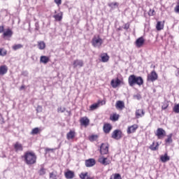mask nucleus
I'll use <instances>...</instances> for the list:
<instances>
[{
	"mask_svg": "<svg viewBox=\"0 0 179 179\" xmlns=\"http://www.w3.org/2000/svg\"><path fill=\"white\" fill-rule=\"evenodd\" d=\"M118 118H120V115H118L117 113H115L112 116V121H118Z\"/></svg>",
	"mask_w": 179,
	"mask_h": 179,
	"instance_id": "nucleus-35",
	"label": "nucleus"
},
{
	"mask_svg": "<svg viewBox=\"0 0 179 179\" xmlns=\"http://www.w3.org/2000/svg\"><path fill=\"white\" fill-rule=\"evenodd\" d=\"M20 48H23V45H22V44H17V45H14L13 46V50H14V51H16L17 50H20Z\"/></svg>",
	"mask_w": 179,
	"mask_h": 179,
	"instance_id": "nucleus-31",
	"label": "nucleus"
},
{
	"mask_svg": "<svg viewBox=\"0 0 179 179\" xmlns=\"http://www.w3.org/2000/svg\"><path fill=\"white\" fill-rule=\"evenodd\" d=\"M135 44L137 48H141V47H143V44H145V39L143 38V36H141L136 39Z\"/></svg>",
	"mask_w": 179,
	"mask_h": 179,
	"instance_id": "nucleus-7",
	"label": "nucleus"
},
{
	"mask_svg": "<svg viewBox=\"0 0 179 179\" xmlns=\"http://www.w3.org/2000/svg\"><path fill=\"white\" fill-rule=\"evenodd\" d=\"M23 89H24V85H22V86L20 87V90H23Z\"/></svg>",
	"mask_w": 179,
	"mask_h": 179,
	"instance_id": "nucleus-53",
	"label": "nucleus"
},
{
	"mask_svg": "<svg viewBox=\"0 0 179 179\" xmlns=\"http://www.w3.org/2000/svg\"><path fill=\"white\" fill-rule=\"evenodd\" d=\"M0 124H3V117H2V115L0 114Z\"/></svg>",
	"mask_w": 179,
	"mask_h": 179,
	"instance_id": "nucleus-48",
	"label": "nucleus"
},
{
	"mask_svg": "<svg viewBox=\"0 0 179 179\" xmlns=\"http://www.w3.org/2000/svg\"><path fill=\"white\" fill-rule=\"evenodd\" d=\"M50 179H57V173L52 172L50 173Z\"/></svg>",
	"mask_w": 179,
	"mask_h": 179,
	"instance_id": "nucleus-39",
	"label": "nucleus"
},
{
	"mask_svg": "<svg viewBox=\"0 0 179 179\" xmlns=\"http://www.w3.org/2000/svg\"><path fill=\"white\" fill-rule=\"evenodd\" d=\"M166 108H167V106H162L163 110H166Z\"/></svg>",
	"mask_w": 179,
	"mask_h": 179,
	"instance_id": "nucleus-54",
	"label": "nucleus"
},
{
	"mask_svg": "<svg viewBox=\"0 0 179 179\" xmlns=\"http://www.w3.org/2000/svg\"><path fill=\"white\" fill-rule=\"evenodd\" d=\"M102 62H108V59H110V57L106 53L103 54L101 56Z\"/></svg>",
	"mask_w": 179,
	"mask_h": 179,
	"instance_id": "nucleus-25",
	"label": "nucleus"
},
{
	"mask_svg": "<svg viewBox=\"0 0 179 179\" xmlns=\"http://www.w3.org/2000/svg\"><path fill=\"white\" fill-rule=\"evenodd\" d=\"M175 10L177 13H179V2L178 3V5L175 8Z\"/></svg>",
	"mask_w": 179,
	"mask_h": 179,
	"instance_id": "nucleus-45",
	"label": "nucleus"
},
{
	"mask_svg": "<svg viewBox=\"0 0 179 179\" xmlns=\"http://www.w3.org/2000/svg\"><path fill=\"white\" fill-rule=\"evenodd\" d=\"M36 111L37 113H41V111H43V107H41V106H38Z\"/></svg>",
	"mask_w": 179,
	"mask_h": 179,
	"instance_id": "nucleus-44",
	"label": "nucleus"
},
{
	"mask_svg": "<svg viewBox=\"0 0 179 179\" xmlns=\"http://www.w3.org/2000/svg\"><path fill=\"white\" fill-rule=\"evenodd\" d=\"M156 29L157 31H160V30H163V29H164V22L158 21L157 22Z\"/></svg>",
	"mask_w": 179,
	"mask_h": 179,
	"instance_id": "nucleus-17",
	"label": "nucleus"
},
{
	"mask_svg": "<svg viewBox=\"0 0 179 179\" xmlns=\"http://www.w3.org/2000/svg\"><path fill=\"white\" fill-rule=\"evenodd\" d=\"M108 6L111 8L112 9H114L115 6H118V3L117 2H112L108 4Z\"/></svg>",
	"mask_w": 179,
	"mask_h": 179,
	"instance_id": "nucleus-34",
	"label": "nucleus"
},
{
	"mask_svg": "<svg viewBox=\"0 0 179 179\" xmlns=\"http://www.w3.org/2000/svg\"><path fill=\"white\" fill-rule=\"evenodd\" d=\"M76 135V133L73 131H70L69 133L66 134V138L68 141L70 139H73L75 138V136Z\"/></svg>",
	"mask_w": 179,
	"mask_h": 179,
	"instance_id": "nucleus-19",
	"label": "nucleus"
},
{
	"mask_svg": "<svg viewBox=\"0 0 179 179\" xmlns=\"http://www.w3.org/2000/svg\"><path fill=\"white\" fill-rule=\"evenodd\" d=\"M65 178L67 179H72L73 177H75V172L72 171H67L64 173Z\"/></svg>",
	"mask_w": 179,
	"mask_h": 179,
	"instance_id": "nucleus-16",
	"label": "nucleus"
},
{
	"mask_svg": "<svg viewBox=\"0 0 179 179\" xmlns=\"http://www.w3.org/2000/svg\"><path fill=\"white\" fill-rule=\"evenodd\" d=\"M53 17L55 20H57V22H61V20H62V15H60L59 14L54 15Z\"/></svg>",
	"mask_w": 179,
	"mask_h": 179,
	"instance_id": "nucleus-33",
	"label": "nucleus"
},
{
	"mask_svg": "<svg viewBox=\"0 0 179 179\" xmlns=\"http://www.w3.org/2000/svg\"><path fill=\"white\" fill-rule=\"evenodd\" d=\"M3 31V27H0V33Z\"/></svg>",
	"mask_w": 179,
	"mask_h": 179,
	"instance_id": "nucleus-52",
	"label": "nucleus"
},
{
	"mask_svg": "<svg viewBox=\"0 0 179 179\" xmlns=\"http://www.w3.org/2000/svg\"><path fill=\"white\" fill-rule=\"evenodd\" d=\"M61 1L62 0H55V2L57 3V5H61Z\"/></svg>",
	"mask_w": 179,
	"mask_h": 179,
	"instance_id": "nucleus-50",
	"label": "nucleus"
},
{
	"mask_svg": "<svg viewBox=\"0 0 179 179\" xmlns=\"http://www.w3.org/2000/svg\"><path fill=\"white\" fill-rule=\"evenodd\" d=\"M36 29L38 30V27H37V24H36Z\"/></svg>",
	"mask_w": 179,
	"mask_h": 179,
	"instance_id": "nucleus-55",
	"label": "nucleus"
},
{
	"mask_svg": "<svg viewBox=\"0 0 179 179\" xmlns=\"http://www.w3.org/2000/svg\"><path fill=\"white\" fill-rule=\"evenodd\" d=\"M85 65L83 63V60L82 59H76L73 62V68H82Z\"/></svg>",
	"mask_w": 179,
	"mask_h": 179,
	"instance_id": "nucleus-8",
	"label": "nucleus"
},
{
	"mask_svg": "<svg viewBox=\"0 0 179 179\" xmlns=\"http://www.w3.org/2000/svg\"><path fill=\"white\" fill-rule=\"evenodd\" d=\"M173 111L176 113V114H179V103L176 104L173 108Z\"/></svg>",
	"mask_w": 179,
	"mask_h": 179,
	"instance_id": "nucleus-32",
	"label": "nucleus"
},
{
	"mask_svg": "<svg viewBox=\"0 0 179 179\" xmlns=\"http://www.w3.org/2000/svg\"><path fill=\"white\" fill-rule=\"evenodd\" d=\"M101 155H107L108 153V144L102 143L100 146Z\"/></svg>",
	"mask_w": 179,
	"mask_h": 179,
	"instance_id": "nucleus-6",
	"label": "nucleus"
},
{
	"mask_svg": "<svg viewBox=\"0 0 179 179\" xmlns=\"http://www.w3.org/2000/svg\"><path fill=\"white\" fill-rule=\"evenodd\" d=\"M38 131H39L38 127L34 128L32 129L31 134V135H37V134H38Z\"/></svg>",
	"mask_w": 179,
	"mask_h": 179,
	"instance_id": "nucleus-36",
	"label": "nucleus"
},
{
	"mask_svg": "<svg viewBox=\"0 0 179 179\" xmlns=\"http://www.w3.org/2000/svg\"><path fill=\"white\" fill-rule=\"evenodd\" d=\"M103 40L100 38V36H94L92 40V45L95 48H100L103 45Z\"/></svg>",
	"mask_w": 179,
	"mask_h": 179,
	"instance_id": "nucleus-3",
	"label": "nucleus"
},
{
	"mask_svg": "<svg viewBox=\"0 0 179 179\" xmlns=\"http://www.w3.org/2000/svg\"><path fill=\"white\" fill-rule=\"evenodd\" d=\"M39 176H44L45 174V169L41 168L38 171Z\"/></svg>",
	"mask_w": 179,
	"mask_h": 179,
	"instance_id": "nucleus-38",
	"label": "nucleus"
},
{
	"mask_svg": "<svg viewBox=\"0 0 179 179\" xmlns=\"http://www.w3.org/2000/svg\"><path fill=\"white\" fill-rule=\"evenodd\" d=\"M48 61H50V59L47 56H41L40 59V62L42 64H48Z\"/></svg>",
	"mask_w": 179,
	"mask_h": 179,
	"instance_id": "nucleus-24",
	"label": "nucleus"
},
{
	"mask_svg": "<svg viewBox=\"0 0 179 179\" xmlns=\"http://www.w3.org/2000/svg\"><path fill=\"white\" fill-rule=\"evenodd\" d=\"M145 115V111L143 109H138L136 111V118H141Z\"/></svg>",
	"mask_w": 179,
	"mask_h": 179,
	"instance_id": "nucleus-18",
	"label": "nucleus"
},
{
	"mask_svg": "<svg viewBox=\"0 0 179 179\" xmlns=\"http://www.w3.org/2000/svg\"><path fill=\"white\" fill-rule=\"evenodd\" d=\"M122 132L120 130H115L112 134L113 139H116L117 141H118V139H121V138H122Z\"/></svg>",
	"mask_w": 179,
	"mask_h": 179,
	"instance_id": "nucleus-5",
	"label": "nucleus"
},
{
	"mask_svg": "<svg viewBox=\"0 0 179 179\" xmlns=\"http://www.w3.org/2000/svg\"><path fill=\"white\" fill-rule=\"evenodd\" d=\"M66 109L65 108H62V107H59L58 108H57V112L58 113H65V110H66Z\"/></svg>",
	"mask_w": 179,
	"mask_h": 179,
	"instance_id": "nucleus-40",
	"label": "nucleus"
},
{
	"mask_svg": "<svg viewBox=\"0 0 179 179\" xmlns=\"http://www.w3.org/2000/svg\"><path fill=\"white\" fill-rule=\"evenodd\" d=\"M125 107V105L124 103V101H117L116 103V108H120V110H122Z\"/></svg>",
	"mask_w": 179,
	"mask_h": 179,
	"instance_id": "nucleus-23",
	"label": "nucleus"
},
{
	"mask_svg": "<svg viewBox=\"0 0 179 179\" xmlns=\"http://www.w3.org/2000/svg\"><path fill=\"white\" fill-rule=\"evenodd\" d=\"M160 160L162 163H166L170 160V157L167 155V153L164 154V155H162L160 157Z\"/></svg>",
	"mask_w": 179,
	"mask_h": 179,
	"instance_id": "nucleus-20",
	"label": "nucleus"
},
{
	"mask_svg": "<svg viewBox=\"0 0 179 179\" xmlns=\"http://www.w3.org/2000/svg\"><path fill=\"white\" fill-rule=\"evenodd\" d=\"M103 129L105 134H110V131L113 129V127L111 124L107 123L103 125Z\"/></svg>",
	"mask_w": 179,
	"mask_h": 179,
	"instance_id": "nucleus-14",
	"label": "nucleus"
},
{
	"mask_svg": "<svg viewBox=\"0 0 179 179\" xmlns=\"http://www.w3.org/2000/svg\"><path fill=\"white\" fill-rule=\"evenodd\" d=\"M96 164V160L94 159H89L85 161L86 167H93Z\"/></svg>",
	"mask_w": 179,
	"mask_h": 179,
	"instance_id": "nucleus-13",
	"label": "nucleus"
},
{
	"mask_svg": "<svg viewBox=\"0 0 179 179\" xmlns=\"http://www.w3.org/2000/svg\"><path fill=\"white\" fill-rule=\"evenodd\" d=\"M155 135L157 136L158 139H163L166 135V130L162 128H158Z\"/></svg>",
	"mask_w": 179,
	"mask_h": 179,
	"instance_id": "nucleus-4",
	"label": "nucleus"
},
{
	"mask_svg": "<svg viewBox=\"0 0 179 179\" xmlns=\"http://www.w3.org/2000/svg\"><path fill=\"white\" fill-rule=\"evenodd\" d=\"M8 72V66H0V75H5Z\"/></svg>",
	"mask_w": 179,
	"mask_h": 179,
	"instance_id": "nucleus-22",
	"label": "nucleus"
},
{
	"mask_svg": "<svg viewBox=\"0 0 179 179\" xmlns=\"http://www.w3.org/2000/svg\"><path fill=\"white\" fill-rule=\"evenodd\" d=\"M12 34H13V32L10 29H8L3 33L4 37H12Z\"/></svg>",
	"mask_w": 179,
	"mask_h": 179,
	"instance_id": "nucleus-26",
	"label": "nucleus"
},
{
	"mask_svg": "<svg viewBox=\"0 0 179 179\" xmlns=\"http://www.w3.org/2000/svg\"><path fill=\"white\" fill-rule=\"evenodd\" d=\"M176 75V76H179V69H177Z\"/></svg>",
	"mask_w": 179,
	"mask_h": 179,
	"instance_id": "nucleus-51",
	"label": "nucleus"
},
{
	"mask_svg": "<svg viewBox=\"0 0 179 179\" xmlns=\"http://www.w3.org/2000/svg\"><path fill=\"white\" fill-rule=\"evenodd\" d=\"M6 55V52H3V53H2V50L0 49V55H1V57H5Z\"/></svg>",
	"mask_w": 179,
	"mask_h": 179,
	"instance_id": "nucleus-46",
	"label": "nucleus"
},
{
	"mask_svg": "<svg viewBox=\"0 0 179 179\" xmlns=\"http://www.w3.org/2000/svg\"><path fill=\"white\" fill-rule=\"evenodd\" d=\"M110 85H111L112 87L115 89L116 87H118V86H120V85H121V80H120L119 78H117L115 80H112L110 82Z\"/></svg>",
	"mask_w": 179,
	"mask_h": 179,
	"instance_id": "nucleus-12",
	"label": "nucleus"
},
{
	"mask_svg": "<svg viewBox=\"0 0 179 179\" xmlns=\"http://www.w3.org/2000/svg\"><path fill=\"white\" fill-rule=\"evenodd\" d=\"M157 73L156 71H152L150 76H148V80H151V82H155V80H157Z\"/></svg>",
	"mask_w": 179,
	"mask_h": 179,
	"instance_id": "nucleus-10",
	"label": "nucleus"
},
{
	"mask_svg": "<svg viewBox=\"0 0 179 179\" xmlns=\"http://www.w3.org/2000/svg\"><path fill=\"white\" fill-rule=\"evenodd\" d=\"M150 149L151 150H157L159 149V143H156V145L155 146V142L150 146Z\"/></svg>",
	"mask_w": 179,
	"mask_h": 179,
	"instance_id": "nucleus-30",
	"label": "nucleus"
},
{
	"mask_svg": "<svg viewBox=\"0 0 179 179\" xmlns=\"http://www.w3.org/2000/svg\"><path fill=\"white\" fill-rule=\"evenodd\" d=\"M110 179H122L121 175H120V173H116L114 175V176H111Z\"/></svg>",
	"mask_w": 179,
	"mask_h": 179,
	"instance_id": "nucleus-37",
	"label": "nucleus"
},
{
	"mask_svg": "<svg viewBox=\"0 0 179 179\" xmlns=\"http://www.w3.org/2000/svg\"><path fill=\"white\" fill-rule=\"evenodd\" d=\"M168 138L165 140L166 143H173V134H170L167 136Z\"/></svg>",
	"mask_w": 179,
	"mask_h": 179,
	"instance_id": "nucleus-29",
	"label": "nucleus"
},
{
	"mask_svg": "<svg viewBox=\"0 0 179 179\" xmlns=\"http://www.w3.org/2000/svg\"><path fill=\"white\" fill-rule=\"evenodd\" d=\"M98 136L97 135H92L90 136V141H96L97 139Z\"/></svg>",
	"mask_w": 179,
	"mask_h": 179,
	"instance_id": "nucleus-43",
	"label": "nucleus"
},
{
	"mask_svg": "<svg viewBox=\"0 0 179 179\" xmlns=\"http://www.w3.org/2000/svg\"><path fill=\"white\" fill-rule=\"evenodd\" d=\"M124 29H125V30H128L129 29V24H124Z\"/></svg>",
	"mask_w": 179,
	"mask_h": 179,
	"instance_id": "nucleus-49",
	"label": "nucleus"
},
{
	"mask_svg": "<svg viewBox=\"0 0 179 179\" xmlns=\"http://www.w3.org/2000/svg\"><path fill=\"white\" fill-rule=\"evenodd\" d=\"M80 121L81 122V125H85V127L89 125L90 120L86 117H82Z\"/></svg>",
	"mask_w": 179,
	"mask_h": 179,
	"instance_id": "nucleus-21",
	"label": "nucleus"
},
{
	"mask_svg": "<svg viewBox=\"0 0 179 179\" xmlns=\"http://www.w3.org/2000/svg\"><path fill=\"white\" fill-rule=\"evenodd\" d=\"M134 97L137 99V100H141V96L140 94L135 95Z\"/></svg>",
	"mask_w": 179,
	"mask_h": 179,
	"instance_id": "nucleus-47",
	"label": "nucleus"
},
{
	"mask_svg": "<svg viewBox=\"0 0 179 179\" xmlns=\"http://www.w3.org/2000/svg\"><path fill=\"white\" fill-rule=\"evenodd\" d=\"M128 83L131 87H134L135 85H138V86H142V85H143V78H142L141 76L131 75L128 78Z\"/></svg>",
	"mask_w": 179,
	"mask_h": 179,
	"instance_id": "nucleus-2",
	"label": "nucleus"
},
{
	"mask_svg": "<svg viewBox=\"0 0 179 179\" xmlns=\"http://www.w3.org/2000/svg\"><path fill=\"white\" fill-rule=\"evenodd\" d=\"M14 150H15V152H16V153L19 152H23V145H22V143L17 141L14 144Z\"/></svg>",
	"mask_w": 179,
	"mask_h": 179,
	"instance_id": "nucleus-9",
	"label": "nucleus"
},
{
	"mask_svg": "<svg viewBox=\"0 0 179 179\" xmlns=\"http://www.w3.org/2000/svg\"><path fill=\"white\" fill-rule=\"evenodd\" d=\"M148 15L149 16H155V10L150 9Z\"/></svg>",
	"mask_w": 179,
	"mask_h": 179,
	"instance_id": "nucleus-42",
	"label": "nucleus"
},
{
	"mask_svg": "<svg viewBox=\"0 0 179 179\" xmlns=\"http://www.w3.org/2000/svg\"><path fill=\"white\" fill-rule=\"evenodd\" d=\"M138 129V124H133L127 129V134H134Z\"/></svg>",
	"mask_w": 179,
	"mask_h": 179,
	"instance_id": "nucleus-15",
	"label": "nucleus"
},
{
	"mask_svg": "<svg viewBox=\"0 0 179 179\" xmlns=\"http://www.w3.org/2000/svg\"><path fill=\"white\" fill-rule=\"evenodd\" d=\"M22 157L24 158L26 164L29 166L36 164V162H37V156L32 152H26Z\"/></svg>",
	"mask_w": 179,
	"mask_h": 179,
	"instance_id": "nucleus-1",
	"label": "nucleus"
},
{
	"mask_svg": "<svg viewBox=\"0 0 179 179\" xmlns=\"http://www.w3.org/2000/svg\"><path fill=\"white\" fill-rule=\"evenodd\" d=\"M86 177H87V173H82L80 174V178L81 179H85Z\"/></svg>",
	"mask_w": 179,
	"mask_h": 179,
	"instance_id": "nucleus-41",
	"label": "nucleus"
},
{
	"mask_svg": "<svg viewBox=\"0 0 179 179\" xmlns=\"http://www.w3.org/2000/svg\"><path fill=\"white\" fill-rule=\"evenodd\" d=\"M38 47L39 50H44L45 48V43L44 41L38 42Z\"/></svg>",
	"mask_w": 179,
	"mask_h": 179,
	"instance_id": "nucleus-27",
	"label": "nucleus"
},
{
	"mask_svg": "<svg viewBox=\"0 0 179 179\" xmlns=\"http://www.w3.org/2000/svg\"><path fill=\"white\" fill-rule=\"evenodd\" d=\"M99 162L103 166H107L111 163V161L108 160L107 157H104L99 158Z\"/></svg>",
	"mask_w": 179,
	"mask_h": 179,
	"instance_id": "nucleus-11",
	"label": "nucleus"
},
{
	"mask_svg": "<svg viewBox=\"0 0 179 179\" xmlns=\"http://www.w3.org/2000/svg\"><path fill=\"white\" fill-rule=\"evenodd\" d=\"M56 179H57V178H56Z\"/></svg>",
	"mask_w": 179,
	"mask_h": 179,
	"instance_id": "nucleus-56",
	"label": "nucleus"
},
{
	"mask_svg": "<svg viewBox=\"0 0 179 179\" xmlns=\"http://www.w3.org/2000/svg\"><path fill=\"white\" fill-rule=\"evenodd\" d=\"M99 106H100L99 103H94L90 106V108L91 111H94V110H96V108H99Z\"/></svg>",
	"mask_w": 179,
	"mask_h": 179,
	"instance_id": "nucleus-28",
	"label": "nucleus"
}]
</instances>
